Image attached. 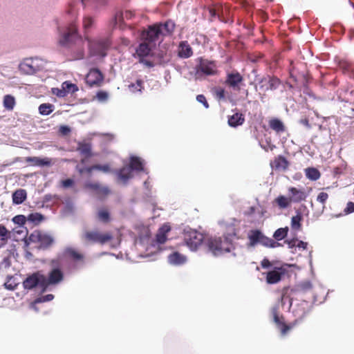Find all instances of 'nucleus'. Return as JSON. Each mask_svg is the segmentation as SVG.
Returning <instances> with one entry per match:
<instances>
[{"label":"nucleus","mask_w":354,"mask_h":354,"mask_svg":"<svg viewBox=\"0 0 354 354\" xmlns=\"http://www.w3.org/2000/svg\"><path fill=\"white\" fill-rule=\"evenodd\" d=\"M245 121V118L242 113H235L228 117V124L232 127H236L242 125Z\"/></svg>","instance_id":"b1692460"},{"label":"nucleus","mask_w":354,"mask_h":354,"mask_svg":"<svg viewBox=\"0 0 354 354\" xmlns=\"http://www.w3.org/2000/svg\"><path fill=\"white\" fill-rule=\"evenodd\" d=\"M66 254L75 261H83L84 256L74 248H69L66 250Z\"/></svg>","instance_id":"72a5a7b5"},{"label":"nucleus","mask_w":354,"mask_h":354,"mask_svg":"<svg viewBox=\"0 0 354 354\" xmlns=\"http://www.w3.org/2000/svg\"><path fill=\"white\" fill-rule=\"evenodd\" d=\"M55 106L50 103H44L39 105V112L41 115H48L54 111Z\"/></svg>","instance_id":"4c0bfd02"},{"label":"nucleus","mask_w":354,"mask_h":354,"mask_svg":"<svg viewBox=\"0 0 354 354\" xmlns=\"http://www.w3.org/2000/svg\"><path fill=\"white\" fill-rule=\"evenodd\" d=\"M44 220V216L38 212L30 214L27 217V221H30L35 224H39Z\"/></svg>","instance_id":"79ce46f5"},{"label":"nucleus","mask_w":354,"mask_h":354,"mask_svg":"<svg viewBox=\"0 0 354 354\" xmlns=\"http://www.w3.org/2000/svg\"><path fill=\"white\" fill-rule=\"evenodd\" d=\"M217 66L215 62L201 59L196 66V75H214L217 74Z\"/></svg>","instance_id":"0eeeda50"},{"label":"nucleus","mask_w":354,"mask_h":354,"mask_svg":"<svg viewBox=\"0 0 354 354\" xmlns=\"http://www.w3.org/2000/svg\"><path fill=\"white\" fill-rule=\"evenodd\" d=\"M269 127L271 129L277 133H282L285 131L283 123L278 118H272L268 122Z\"/></svg>","instance_id":"c85d7f7f"},{"label":"nucleus","mask_w":354,"mask_h":354,"mask_svg":"<svg viewBox=\"0 0 354 354\" xmlns=\"http://www.w3.org/2000/svg\"><path fill=\"white\" fill-rule=\"evenodd\" d=\"M62 86L64 89V91L66 92V96L70 93H74L78 91V87L76 84L71 83L68 81L64 82L62 84Z\"/></svg>","instance_id":"ea45409f"},{"label":"nucleus","mask_w":354,"mask_h":354,"mask_svg":"<svg viewBox=\"0 0 354 354\" xmlns=\"http://www.w3.org/2000/svg\"><path fill=\"white\" fill-rule=\"evenodd\" d=\"M288 232V227L279 228L274 232L273 237L277 241H281L287 236Z\"/></svg>","instance_id":"a19ab883"},{"label":"nucleus","mask_w":354,"mask_h":354,"mask_svg":"<svg viewBox=\"0 0 354 354\" xmlns=\"http://www.w3.org/2000/svg\"><path fill=\"white\" fill-rule=\"evenodd\" d=\"M15 104L16 100L13 95L10 94L4 95L3 99V105L7 111H12L15 106Z\"/></svg>","instance_id":"2f4dec72"},{"label":"nucleus","mask_w":354,"mask_h":354,"mask_svg":"<svg viewBox=\"0 0 354 354\" xmlns=\"http://www.w3.org/2000/svg\"><path fill=\"white\" fill-rule=\"evenodd\" d=\"M12 221L15 224L18 225L19 226H23L26 223L27 218L24 215L20 214L14 216Z\"/></svg>","instance_id":"c03bdc74"},{"label":"nucleus","mask_w":354,"mask_h":354,"mask_svg":"<svg viewBox=\"0 0 354 354\" xmlns=\"http://www.w3.org/2000/svg\"><path fill=\"white\" fill-rule=\"evenodd\" d=\"M61 183L64 188H68L74 184V181L72 179L68 178L62 180Z\"/></svg>","instance_id":"6e6d98bb"},{"label":"nucleus","mask_w":354,"mask_h":354,"mask_svg":"<svg viewBox=\"0 0 354 354\" xmlns=\"http://www.w3.org/2000/svg\"><path fill=\"white\" fill-rule=\"evenodd\" d=\"M50 266L53 268L51 271L48 274V277H46L42 274L41 280L44 285V289L46 290L50 285H55L61 282L64 279V273L59 268L60 261L59 259H53L50 263Z\"/></svg>","instance_id":"f257e3e1"},{"label":"nucleus","mask_w":354,"mask_h":354,"mask_svg":"<svg viewBox=\"0 0 354 354\" xmlns=\"http://www.w3.org/2000/svg\"><path fill=\"white\" fill-rule=\"evenodd\" d=\"M96 218L103 223H109L111 221L109 209L106 207L98 208L96 212Z\"/></svg>","instance_id":"412c9836"},{"label":"nucleus","mask_w":354,"mask_h":354,"mask_svg":"<svg viewBox=\"0 0 354 354\" xmlns=\"http://www.w3.org/2000/svg\"><path fill=\"white\" fill-rule=\"evenodd\" d=\"M294 73H295V68L293 67L292 69L290 70V77L292 78H294V80L296 81V77L294 75Z\"/></svg>","instance_id":"338daca9"},{"label":"nucleus","mask_w":354,"mask_h":354,"mask_svg":"<svg viewBox=\"0 0 354 354\" xmlns=\"http://www.w3.org/2000/svg\"><path fill=\"white\" fill-rule=\"evenodd\" d=\"M54 298V296L52 294H48L44 296L41 299L42 301H48L52 300Z\"/></svg>","instance_id":"052dcab7"},{"label":"nucleus","mask_w":354,"mask_h":354,"mask_svg":"<svg viewBox=\"0 0 354 354\" xmlns=\"http://www.w3.org/2000/svg\"><path fill=\"white\" fill-rule=\"evenodd\" d=\"M52 92L54 95H57L59 97H64L66 96V92L64 91L62 87L61 88H53L52 89Z\"/></svg>","instance_id":"8fccbe9b"},{"label":"nucleus","mask_w":354,"mask_h":354,"mask_svg":"<svg viewBox=\"0 0 354 354\" xmlns=\"http://www.w3.org/2000/svg\"><path fill=\"white\" fill-rule=\"evenodd\" d=\"M301 123L303 124L304 125L309 127H310V124H309V121L308 119L305 118V119H303L301 120Z\"/></svg>","instance_id":"0e129e2a"},{"label":"nucleus","mask_w":354,"mask_h":354,"mask_svg":"<svg viewBox=\"0 0 354 354\" xmlns=\"http://www.w3.org/2000/svg\"><path fill=\"white\" fill-rule=\"evenodd\" d=\"M270 165L271 167L276 170H286L288 167L289 162L283 156H278L274 158Z\"/></svg>","instance_id":"6ab92c4d"},{"label":"nucleus","mask_w":354,"mask_h":354,"mask_svg":"<svg viewBox=\"0 0 354 354\" xmlns=\"http://www.w3.org/2000/svg\"><path fill=\"white\" fill-rule=\"evenodd\" d=\"M113 239L111 232H102L97 230L86 231L82 235V239L88 243H98L104 245Z\"/></svg>","instance_id":"f03ea898"},{"label":"nucleus","mask_w":354,"mask_h":354,"mask_svg":"<svg viewBox=\"0 0 354 354\" xmlns=\"http://www.w3.org/2000/svg\"><path fill=\"white\" fill-rule=\"evenodd\" d=\"M263 234L260 230H251L248 234V239L250 241V245L254 246L258 243H260Z\"/></svg>","instance_id":"7c9ffc66"},{"label":"nucleus","mask_w":354,"mask_h":354,"mask_svg":"<svg viewBox=\"0 0 354 354\" xmlns=\"http://www.w3.org/2000/svg\"><path fill=\"white\" fill-rule=\"evenodd\" d=\"M243 81V77L239 73H228L225 80V84L234 90L240 91V84Z\"/></svg>","instance_id":"f3484780"},{"label":"nucleus","mask_w":354,"mask_h":354,"mask_svg":"<svg viewBox=\"0 0 354 354\" xmlns=\"http://www.w3.org/2000/svg\"><path fill=\"white\" fill-rule=\"evenodd\" d=\"M214 95L218 100H224L225 98V91L221 87L215 88L214 89Z\"/></svg>","instance_id":"a18cd8bd"},{"label":"nucleus","mask_w":354,"mask_h":354,"mask_svg":"<svg viewBox=\"0 0 354 354\" xmlns=\"http://www.w3.org/2000/svg\"><path fill=\"white\" fill-rule=\"evenodd\" d=\"M96 97L100 102H104L108 99V93L104 91H100L97 93Z\"/></svg>","instance_id":"09e8293b"},{"label":"nucleus","mask_w":354,"mask_h":354,"mask_svg":"<svg viewBox=\"0 0 354 354\" xmlns=\"http://www.w3.org/2000/svg\"><path fill=\"white\" fill-rule=\"evenodd\" d=\"M94 167H95V170L102 171L103 172L107 173L110 171V167L109 165H94Z\"/></svg>","instance_id":"864d4df0"},{"label":"nucleus","mask_w":354,"mask_h":354,"mask_svg":"<svg viewBox=\"0 0 354 354\" xmlns=\"http://www.w3.org/2000/svg\"><path fill=\"white\" fill-rule=\"evenodd\" d=\"M183 241L192 250H196L202 244L203 234L191 228H185L183 232Z\"/></svg>","instance_id":"20e7f679"},{"label":"nucleus","mask_w":354,"mask_h":354,"mask_svg":"<svg viewBox=\"0 0 354 354\" xmlns=\"http://www.w3.org/2000/svg\"><path fill=\"white\" fill-rule=\"evenodd\" d=\"M11 237V232L4 226L0 224V241L3 245L7 243Z\"/></svg>","instance_id":"c9c22d12"},{"label":"nucleus","mask_w":354,"mask_h":354,"mask_svg":"<svg viewBox=\"0 0 354 354\" xmlns=\"http://www.w3.org/2000/svg\"><path fill=\"white\" fill-rule=\"evenodd\" d=\"M151 48V44L143 41L139 44L133 54L135 58H138L140 63L144 64L149 68L153 67L154 64L152 62L145 59V57L149 55Z\"/></svg>","instance_id":"423d86ee"},{"label":"nucleus","mask_w":354,"mask_h":354,"mask_svg":"<svg viewBox=\"0 0 354 354\" xmlns=\"http://www.w3.org/2000/svg\"><path fill=\"white\" fill-rule=\"evenodd\" d=\"M161 35V30L158 28L157 24L149 26V28L143 30L141 37L144 41L152 44L155 43Z\"/></svg>","instance_id":"9d476101"},{"label":"nucleus","mask_w":354,"mask_h":354,"mask_svg":"<svg viewBox=\"0 0 354 354\" xmlns=\"http://www.w3.org/2000/svg\"><path fill=\"white\" fill-rule=\"evenodd\" d=\"M345 212L346 213H352L354 212V203L348 202L347 203L346 208L345 209Z\"/></svg>","instance_id":"13d9d810"},{"label":"nucleus","mask_w":354,"mask_h":354,"mask_svg":"<svg viewBox=\"0 0 354 354\" xmlns=\"http://www.w3.org/2000/svg\"><path fill=\"white\" fill-rule=\"evenodd\" d=\"M83 57H84V51H83V50H82V51L80 53V55H79V56H78V58H79V59H81V58H82Z\"/></svg>","instance_id":"774afa93"},{"label":"nucleus","mask_w":354,"mask_h":354,"mask_svg":"<svg viewBox=\"0 0 354 354\" xmlns=\"http://www.w3.org/2000/svg\"><path fill=\"white\" fill-rule=\"evenodd\" d=\"M168 261L171 265L180 266L187 261V257L178 252H174L168 256Z\"/></svg>","instance_id":"a211bd4d"},{"label":"nucleus","mask_w":354,"mask_h":354,"mask_svg":"<svg viewBox=\"0 0 354 354\" xmlns=\"http://www.w3.org/2000/svg\"><path fill=\"white\" fill-rule=\"evenodd\" d=\"M310 312V306L306 302H302L297 306V308L294 310L295 316L297 317L292 323L301 322Z\"/></svg>","instance_id":"dca6fc26"},{"label":"nucleus","mask_w":354,"mask_h":354,"mask_svg":"<svg viewBox=\"0 0 354 354\" xmlns=\"http://www.w3.org/2000/svg\"><path fill=\"white\" fill-rule=\"evenodd\" d=\"M281 84V81L279 78L274 76H269L263 77L259 82L260 88L266 92L269 90H275Z\"/></svg>","instance_id":"9b49d317"},{"label":"nucleus","mask_w":354,"mask_h":354,"mask_svg":"<svg viewBox=\"0 0 354 354\" xmlns=\"http://www.w3.org/2000/svg\"><path fill=\"white\" fill-rule=\"evenodd\" d=\"M93 19L90 17H84V20H83V25H84V27L85 29H88L89 28L92 24H93Z\"/></svg>","instance_id":"5fc2aeb1"},{"label":"nucleus","mask_w":354,"mask_h":354,"mask_svg":"<svg viewBox=\"0 0 354 354\" xmlns=\"http://www.w3.org/2000/svg\"><path fill=\"white\" fill-rule=\"evenodd\" d=\"M111 193V190L109 188L106 186H100V188L98 189L97 192H96V194L102 198H105Z\"/></svg>","instance_id":"37998d69"},{"label":"nucleus","mask_w":354,"mask_h":354,"mask_svg":"<svg viewBox=\"0 0 354 354\" xmlns=\"http://www.w3.org/2000/svg\"><path fill=\"white\" fill-rule=\"evenodd\" d=\"M86 83L90 86H100L104 81V75L97 68H91L87 73Z\"/></svg>","instance_id":"1a4fd4ad"},{"label":"nucleus","mask_w":354,"mask_h":354,"mask_svg":"<svg viewBox=\"0 0 354 354\" xmlns=\"http://www.w3.org/2000/svg\"><path fill=\"white\" fill-rule=\"evenodd\" d=\"M206 245L208 250L214 256L222 254L223 252H230L232 246L231 243L227 238L222 239L221 237L209 239Z\"/></svg>","instance_id":"7ed1b4c3"},{"label":"nucleus","mask_w":354,"mask_h":354,"mask_svg":"<svg viewBox=\"0 0 354 354\" xmlns=\"http://www.w3.org/2000/svg\"><path fill=\"white\" fill-rule=\"evenodd\" d=\"M28 241L33 243H38L39 248L46 250L52 246L54 238L45 232L35 230L28 236Z\"/></svg>","instance_id":"39448f33"},{"label":"nucleus","mask_w":354,"mask_h":354,"mask_svg":"<svg viewBox=\"0 0 354 354\" xmlns=\"http://www.w3.org/2000/svg\"><path fill=\"white\" fill-rule=\"evenodd\" d=\"M93 170H95V167H94V165L88 167L86 169V171L88 173H91Z\"/></svg>","instance_id":"69168bd1"},{"label":"nucleus","mask_w":354,"mask_h":354,"mask_svg":"<svg viewBox=\"0 0 354 354\" xmlns=\"http://www.w3.org/2000/svg\"><path fill=\"white\" fill-rule=\"evenodd\" d=\"M100 185H101L98 183H89L86 184V187L94 191L96 193Z\"/></svg>","instance_id":"603ef678"},{"label":"nucleus","mask_w":354,"mask_h":354,"mask_svg":"<svg viewBox=\"0 0 354 354\" xmlns=\"http://www.w3.org/2000/svg\"><path fill=\"white\" fill-rule=\"evenodd\" d=\"M303 219V216L300 212H298L296 216H294L291 218V227L295 230H299L301 227V222Z\"/></svg>","instance_id":"58836bf2"},{"label":"nucleus","mask_w":354,"mask_h":354,"mask_svg":"<svg viewBox=\"0 0 354 354\" xmlns=\"http://www.w3.org/2000/svg\"><path fill=\"white\" fill-rule=\"evenodd\" d=\"M118 177L123 183H126L133 177L132 169L129 166H124L118 171Z\"/></svg>","instance_id":"a878e982"},{"label":"nucleus","mask_w":354,"mask_h":354,"mask_svg":"<svg viewBox=\"0 0 354 354\" xmlns=\"http://www.w3.org/2000/svg\"><path fill=\"white\" fill-rule=\"evenodd\" d=\"M305 174L307 178L310 180H317L321 176L319 171L315 167H308L305 169Z\"/></svg>","instance_id":"f704fd0d"},{"label":"nucleus","mask_w":354,"mask_h":354,"mask_svg":"<svg viewBox=\"0 0 354 354\" xmlns=\"http://www.w3.org/2000/svg\"><path fill=\"white\" fill-rule=\"evenodd\" d=\"M209 12L211 17H212V18H214L218 15L216 10L215 8H209Z\"/></svg>","instance_id":"680f3d73"},{"label":"nucleus","mask_w":354,"mask_h":354,"mask_svg":"<svg viewBox=\"0 0 354 354\" xmlns=\"http://www.w3.org/2000/svg\"><path fill=\"white\" fill-rule=\"evenodd\" d=\"M307 245H308V243L306 242H304L302 241H297V247L299 248H301L303 250H306L307 248Z\"/></svg>","instance_id":"bf43d9fd"},{"label":"nucleus","mask_w":354,"mask_h":354,"mask_svg":"<svg viewBox=\"0 0 354 354\" xmlns=\"http://www.w3.org/2000/svg\"><path fill=\"white\" fill-rule=\"evenodd\" d=\"M142 87V81L140 80H138L136 81V84H132L129 86V88L131 89L132 91H141V88Z\"/></svg>","instance_id":"de8ad7c7"},{"label":"nucleus","mask_w":354,"mask_h":354,"mask_svg":"<svg viewBox=\"0 0 354 354\" xmlns=\"http://www.w3.org/2000/svg\"><path fill=\"white\" fill-rule=\"evenodd\" d=\"M273 203L275 204L281 209H287L290 207L292 204L289 196L287 197L283 195H279L277 196L274 200Z\"/></svg>","instance_id":"393cba45"},{"label":"nucleus","mask_w":354,"mask_h":354,"mask_svg":"<svg viewBox=\"0 0 354 354\" xmlns=\"http://www.w3.org/2000/svg\"><path fill=\"white\" fill-rule=\"evenodd\" d=\"M160 30H161V35H169L171 34L175 28V24L170 21H166L164 24H157Z\"/></svg>","instance_id":"cd10ccee"},{"label":"nucleus","mask_w":354,"mask_h":354,"mask_svg":"<svg viewBox=\"0 0 354 354\" xmlns=\"http://www.w3.org/2000/svg\"><path fill=\"white\" fill-rule=\"evenodd\" d=\"M26 162L34 166H49L51 164V160L48 158L27 157Z\"/></svg>","instance_id":"5701e85b"},{"label":"nucleus","mask_w":354,"mask_h":354,"mask_svg":"<svg viewBox=\"0 0 354 354\" xmlns=\"http://www.w3.org/2000/svg\"><path fill=\"white\" fill-rule=\"evenodd\" d=\"M129 166L133 170L136 171H142L144 170V166L142 160L136 156H131L130 158V162Z\"/></svg>","instance_id":"c756f323"},{"label":"nucleus","mask_w":354,"mask_h":354,"mask_svg":"<svg viewBox=\"0 0 354 354\" xmlns=\"http://www.w3.org/2000/svg\"><path fill=\"white\" fill-rule=\"evenodd\" d=\"M77 151L84 156L86 158H89L92 156L91 153V145L88 142H79L77 146Z\"/></svg>","instance_id":"473e14b6"},{"label":"nucleus","mask_w":354,"mask_h":354,"mask_svg":"<svg viewBox=\"0 0 354 354\" xmlns=\"http://www.w3.org/2000/svg\"><path fill=\"white\" fill-rule=\"evenodd\" d=\"M178 56L182 58H189L193 55V50L187 41H181L178 46Z\"/></svg>","instance_id":"aec40b11"},{"label":"nucleus","mask_w":354,"mask_h":354,"mask_svg":"<svg viewBox=\"0 0 354 354\" xmlns=\"http://www.w3.org/2000/svg\"><path fill=\"white\" fill-rule=\"evenodd\" d=\"M41 277L42 274H40L39 272L32 274L24 280L23 283L24 287L26 289H32L37 286H39L44 291V285L43 284Z\"/></svg>","instance_id":"ddd939ff"},{"label":"nucleus","mask_w":354,"mask_h":354,"mask_svg":"<svg viewBox=\"0 0 354 354\" xmlns=\"http://www.w3.org/2000/svg\"><path fill=\"white\" fill-rule=\"evenodd\" d=\"M260 243L263 246L268 248H277L281 245V244L274 239L267 237L265 235H263Z\"/></svg>","instance_id":"e433bc0d"},{"label":"nucleus","mask_w":354,"mask_h":354,"mask_svg":"<svg viewBox=\"0 0 354 354\" xmlns=\"http://www.w3.org/2000/svg\"><path fill=\"white\" fill-rule=\"evenodd\" d=\"M27 198V193L25 189H17L12 194V202L14 204L19 205L24 202Z\"/></svg>","instance_id":"bb28decb"},{"label":"nucleus","mask_w":354,"mask_h":354,"mask_svg":"<svg viewBox=\"0 0 354 354\" xmlns=\"http://www.w3.org/2000/svg\"><path fill=\"white\" fill-rule=\"evenodd\" d=\"M297 241L294 240V239L287 241V243H288V244L289 245V248H292L295 247V246L297 247V244H296Z\"/></svg>","instance_id":"e2e57ef3"},{"label":"nucleus","mask_w":354,"mask_h":354,"mask_svg":"<svg viewBox=\"0 0 354 354\" xmlns=\"http://www.w3.org/2000/svg\"><path fill=\"white\" fill-rule=\"evenodd\" d=\"M273 319L274 323L277 324V327L281 330V333L283 335H286V333L291 330L293 327L296 326V323H291L290 324H286L283 322V317H279L278 315V311L277 309H273L272 310Z\"/></svg>","instance_id":"2eb2a0df"},{"label":"nucleus","mask_w":354,"mask_h":354,"mask_svg":"<svg viewBox=\"0 0 354 354\" xmlns=\"http://www.w3.org/2000/svg\"><path fill=\"white\" fill-rule=\"evenodd\" d=\"M328 198V194L326 192H320L317 197V201L322 205L323 208L325 207V204Z\"/></svg>","instance_id":"49530a36"},{"label":"nucleus","mask_w":354,"mask_h":354,"mask_svg":"<svg viewBox=\"0 0 354 354\" xmlns=\"http://www.w3.org/2000/svg\"><path fill=\"white\" fill-rule=\"evenodd\" d=\"M288 192L292 203H299L302 201H305L308 196L307 193L303 188L298 189L295 187H290L288 189Z\"/></svg>","instance_id":"f8f14e48"},{"label":"nucleus","mask_w":354,"mask_h":354,"mask_svg":"<svg viewBox=\"0 0 354 354\" xmlns=\"http://www.w3.org/2000/svg\"><path fill=\"white\" fill-rule=\"evenodd\" d=\"M261 266L263 268H268L272 266V264L268 259L264 258L261 262Z\"/></svg>","instance_id":"4d7b16f0"},{"label":"nucleus","mask_w":354,"mask_h":354,"mask_svg":"<svg viewBox=\"0 0 354 354\" xmlns=\"http://www.w3.org/2000/svg\"><path fill=\"white\" fill-rule=\"evenodd\" d=\"M196 100L198 102L202 103L205 108L209 107V104L207 102L206 97L204 95H202V94L198 95L196 96Z\"/></svg>","instance_id":"3c124183"},{"label":"nucleus","mask_w":354,"mask_h":354,"mask_svg":"<svg viewBox=\"0 0 354 354\" xmlns=\"http://www.w3.org/2000/svg\"><path fill=\"white\" fill-rule=\"evenodd\" d=\"M286 273V270L283 267H276L274 270L266 274V282L269 284H274L279 282L283 276Z\"/></svg>","instance_id":"4468645a"},{"label":"nucleus","mask_w":354,"mask_h":354,"mask_svg":"<svg viewBox=\"0 0 354 354\" xmlns=\"http://www.w3.org/2000/svg\"><path fill=\"white\" fill-rule=\"evenodd\" d=\"M59 42L63 46H70L73 42L82 44L83 41L77 36L76 28L73 26L69 28L67 32L63 34Z\"/></svg>","instance_id":"6e6552de"},{"label":"nucleus","mask_w":354,"mask_h":354,"mask_svg":"<svg viewBox=\"0 0 354 354\" xmlns=\"http://www.w3.org/2000/svg\"><path fill=\"white\" fill-rule=\"evenodd\" d=\"M171 230V227L165 224L162 227H160L158 232L156 235V241L159 244H163L166 242L167 238V234L168 232H169Z\"/></svg>","instance_id":"4be33fe9"}]
</instances>
